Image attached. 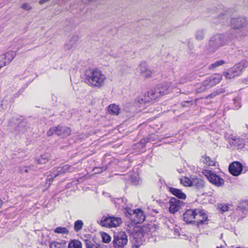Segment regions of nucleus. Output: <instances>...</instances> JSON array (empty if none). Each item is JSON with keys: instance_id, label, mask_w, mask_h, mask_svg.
Wrapping results in <instances>:
<instances>
[{"instance_id": "obj_51", "label": "nucleus", "mask_w": 248, "mask_h": 248, "mask_svg": "<svg viewBox=\"0 0 248 248\" xmlns=\"http://www.w3.org/2000/svg\"><path fill=\"white\" fill-rule=\"evenodd\" d=\"M25 172H28L27 170H26H26H25Z\"/></svg>"}, {"instance_id": "obj_11", "label": "nucleus", "mask_w": 248, "mask_h": 248, "mask_svg": "<svg viewBox=\"0 0 248 248\" xmlns=\"http://www.w3.org/2000/svg\"><path fill=\"white\" fill-rule=\"evenodd\" d=\"M139 68L141 76L145 78H151L154 75V71L151 70L145 62L141 63Z\"/></svg>"}, {"instance_id": "obj_48", "label": "nucleus", "mask_w": 248, "mask_h": 248, "mask_svg": "<svg viewBox=\"0 0 248 248\" xmlns=\"http://www.w3.org/2000/svg\"><path fill=\"white\" fill-rule=\"evenodd\" d=\"M216 94L215 93H211L208 96V97L210 96L211 97H212L213 96H215Z\"/></svg>"}, {"instance_id": "obj_9", "label": "nucleus", "mask_w": 248, "mask_h": 248, "mask_svg": "<svg viewBox=\"0 0 248 248\" xmlns=\"http://www.w3.org/2000/svg\"><path fill=\"white\" fill-rule=\"evenodd\" d=\"M71 130L69 127L58 125L50 128L47 131V135L48 136H51L54 134H56L58 136L65 137L69 136Z\"/></svg>"}, {"instance_id": "obj_1", "label": "nucleus", "mask_w": 248, "mask_h": 248, "mask_svg": "<svg viewBox=\"0 0 248 248\" xmlns=\"http://www.w3.org/2000/svg\"><path fill=\"white\" fill-rule=\"evenodd\" d=\"M129 214L131 216L132 222L127 224L126 230L136 242L142 241L145 233L143 229L136 224L142 222L145 220V216L139 209L132 210Z\"/></svg>"}, {"instance_id": "obj_10", "label": "nucleus", "mask_w": 248, "mask_h": 248, "mask_svg": "<svg viewBox=\"0 0 248 248\" xmlns=\"http://www.w3.org/2000/svg\"><path fill=\"white\" fill-rule=\"evenodd\" d=\"M16 55L14 51H9L0 55V69L9 64Z\"/></svg>"}, {"instance_id": "obj_37", "label": "nucleus", "mask_w": 248, "mask_h": 248, "mask_svg": "<svg viewBox=\"0 0 248 248\" xmlns=\"http://www.w3.org/2000/svg\"><path fill=\"white\" fill-rule=\"evenodd\" d=\"M102 238L103 241L104 243H108L110 242L111 241L110 236L106 233H102Z\"/></svg>"}, {"instance_id": "obj_33", "label": "nucleus", "mask_w": 248, "mask_h": 248, "mask_svg": "<svg viewBox=\"0 0 248 248\" xmlns=\"http://www.w3.org/2000/svg\"><path fill=\"white\" fill-rule=\"evenodd\" d=\"M238 207L242 211H248V201L242 202Z\"/></svg>"}, {"instance_id": "obj_15", "label": "nucleus", "mask_w": 248, "mask_h": 248, "mask_svg": "<svg viewBox=\"0 0 248 248\" xmlns=\"http://www.w3.org/2000/svg\"><path fill=\"white\" fill-rule=\"evenodd\" d=\"M229 170L232 175L237 176L241 174L243 170V166L239 162H234L230 165Z\"/></svg>"}, {"instance_id": "obj_20", "label": "nucleus", "mask_w": 248, "mask_h": 248, "mask_svg": "<svg viewBox=\"0 0 248 248\" xmlns=\"http://www.w3.org/2000/svg\"><path fill=\"white\" fill-rule=\"evenodd\" d=\"M191 186H194L198 189H201L204 186V182L201 179L192 177Z\"/></svg>"}, {"instance_id": "obj_6", "label": "nucleus", "mask_w": 248, "mask_h": 248, "mask_svg": "<svg viewBox=\"0 0 248 248\" xmlns=\"http://www.w3.org/2000/svg\"><path fill=\"white\" fill-rule=\"evenodd\" d=\"M122 223L121 217L114 216L103 217L100 221V224L103 227L110 228L119 226Z\"/></svg>"}, {"instance_id": "obj_2", "label": "nucleus", "mask_w": 248, "mask_h": 248, "mask_svg": "<svg viewBox=\"0 0 248 248\" xmlns=\"http://www.w3.org/2000/svg\"><path fill=\"white\" fill-rule=\"evenodd\" d=\"M85 81L89 86L100 88L106 79L105 76L97 68L89 69L85 72Z\"/></svg>"}, {"instance_id": "obj_3", "label": "nucleus", "mask_w": 248, "mask_h": 248, "mask_svg": "<svg viewBox=\"0 0 248 248\" xmlns=\"http://www.w3.org/2000/svg\"><path fill=\"white\" fill-rule=\"evenodd\" d=\"M230 26L233 29L238 30L235 37L240 40L248 36V19L245 16L232 17Z\"/></svg>"}, {"instance_id": "obj_16", "label": "nucleus", "mask_w": 248, "mask_h": 248, "mask_svg": "<svg viewBox=\"0 0 248 248\" xmlns=\"http://www.w3.org/2000/svg\"><path fill=\"white\" fill-rule=\"evenodd\" d=\"M196 209L187 210L183 214V220L186 223H192L194 222Z\"/></svg>"}, {"instance_id": "obj_42", "label": "nucleus", "mask_w": 248, "mask_h": 248, "mask_svg": "<svg viewBox=\"0 0 248 248\" xmlns=\"http://www.w3.org/2000/svg\"><path fill=\"white\" fill-rule=\"evenodd\" d=\"M106 170H107V167L104 166L101 168H95L93 169V171H94V173H100Z\"/></svg>"}, {"instance_id": "obj_31", "label": "nucleus", "mask_w": 248, "mask_h": 248, "mask_svg": "<svg viewBox=\"0 0 248 248\" xmlns=\"http://www.w3.org/2000/svg\"><path fill=\"white\" fill-rule=\"evenodd\" d=\"M58 175H59V174L57 170H53L50 172L47 181H49L50 182H52L53 179Z\"/></svg>"}, {"instance_id": "obj_12", "label": "nucleus", "mask_w": 248, "mask_h": 248, "mask_svg": "<svg viewBox=\"0 0 248 248\" xmlns=\"http://www.w3.org/2000/svg\"><path fill=\"white\" fill-rule=\"evenodd\" d=\"M221 79L222 75L219 74H216L209 77L204 81L205 82V86H207V88L209 89L219 83Z\"/></svg>"}, {"instance_id": "obj_19", "label": "nucleus", "mask_w": 248, "mask_h": 248, "mask_svg": "<svg viewBox=\"0 0 248 248\" xmlns=\"http://www.w3.org/2000/svg\"><path fill=\"white\" fill-rule=\"evenodd\" d=\"M169 191L174 196L177 197L178 198L185 200L186 199V195L183 193L180 189L173 188L172 187H169Z\"/></svg>"}, {"instance_id": "obj_41", "label": "nucleus", "mask_w": 248, "mask_h": 248, "mask_svg": "<svg viewBox=\"0 0 248 248\" xmlns=\"http://www.w3.org/2000/svg\"><path fill=\"white\" fill-rule=\"evenodd\" d=\"M218 18L220 22L223 23L227 21V20L228 19V15L226 14H224L221 15H219Z\"/></svg>"}, {"instance_id": "obj_40", "label": "nucleus", "mask_w": 248, "mask_h": 248, "mask_svg": "<svg viewBox=\"0 0 248 248\" xmlns=\"http://www.w3.org/2000/svg\"><path fill=\"white\" fill-rule=\"evenodd\" d=\"M62 168L64 173L73 170V168L69 165H65L62 166Z\"/></svg>"}, {"instance_id": "obj_24", "label": "nucleus", "mask_w": 248, "mask_h": 248, "mask_svg": "<svg viewBox=\"0 0 248 248\" xmlns=\"http://www.w3.org/2000/svg\"><path fill=\"white\" fill-rule=\"evenodd\" d=\"M192 178L184 177L180 179V183L185 186H191Z\"/></svg>"}, {"instance_id": "obj_38", "label": "nucleus", "mask_w": 248, "mask_h": 248, "mask_svg": "<svg viewBox=\"0 0 248 248\" xmlns=\"http://www.w3.org/2000/svg\"><path fill=\"white\" fill-rule=\"evenodd\" d=\"M218 208L222 212H225L229 210V205L220 204L218 205Z\"/></svg>"}, {"instance_id": "obj_46", "label": "nucleus", "mask_w": 248, "mask_h": 248, "mask_svg": "<svg viewBox=\"0 0 248 248\" xmlns=\"http://www.w3.org/2000/svg\"><path fill=\"white\" fill-rule=\"evenodd\" d=\"M186 82V79L184 77H182L180 78V81H179V83L180 84H183L184 83Z\"/></svg>"}, {"instance_id": "obj_18", "label": "nucleus", "mask_w": 248, "mask_h": 248, "mask_svg": "<svg viewBox=\"0 0 248 248\" xmlns=\"http://www.w3.org/2000/svg\"><path fill=\"white\" fill-rule=\"evenodd\" d=\"M223 75L227 79H231L240 75L239 72L237 71L234 66L228 69L227 71L224 72Z\"/></svg>"}, {"instance_id": "obj_36", "label": "nucleus", "mask_w": 248, "mask_h": 248, "mask_svg": "<svg viewBox=\"0 0 248 248\" xmlns=\"http://www.w3.org/2000/svg\"><path fill=\"white\" fill-rule=\"evenodd\" d=\"M50 248H64V245L61 243L54 242L49 245Z\"/></svg>"}, {"instance_id": "obj_29", "label": "nucleus", "mask_w": 248, "mask_h": 248, "mask_svg": "<svg viewBox=\"0 0 248 248\" xmlns=\"http://www.w3.org/2000/svg\"><path fill=\"white\" fill-rule=\"evenodd\" d=\"M208 89V88H207V86H205V82L204 81H203L202 84H200L198 85V86L197 87L196 89L195 92L196 93H202Z\"/></svg>"}, {"instance_id": "obj_14", "label": "nucleus", "mask_w": 248, "mask_h": 248, "mask_svg": "<svg viewBox=\"0 0 248 248\" xmlns=\"http://www.w3.org/2000/svg\"><path fill=\"white\" fill-rule=\"evenodd\" d=\"M194 222L200 226L204 224L207 221V216L203 211L196 209Z\"/></svg>"}, {"instance_id": "obj_5", "label": "nucleus", "mask_w": 248, "mask_h": 248, "mask_svg": "<svg viewBox=\"0 0 248 248\" xmlns=\"http://www.w3.org/2000/svg\"><path fill=\"white\" fill-rule=\"evenodd\" d=\"M165 88L166 89L164 91H161L160 88H156L154 90H151L143 96L140 97L139 98L138 102L140 104H142L155 100L159 96L165 94L167 90L166 87Z\"/></svg>"}, {"instance_id": "obj_39", "label": "nucleus", "mask_w": 248, "mask_h": 248, "mask_svg": "<svg viewBox=\"0 0 248 248\" xmlns=\"http://www.w3.org/2000/svg\"><path fill=\"white\" fill-rule=\"evenodd\" d=\"M233 104L235 105L234 109H238L241 107L240 99L239 98L233 99Z\"/></svg>"}, {"instance_id": "obj_22", "label": "nucleus", "mask_w": 248, "mask_h": 248, "mask_svg": "<svg viewBox=\"0 0 248 248\" xmlns=\"http://www.w3.org/2000/svg\"><path fill=\"white\" fill-rule=\"evenodd\" d=\"M205 35V30L203 29L197 30L195 33V38L198 41H202L204 39Z\"/></svg>"}, {"instance_id": "obj_30", "label": "nucleus", "mask_w": 248, "mask_h": 248, "mask_svg": "<svg viewBox=\"0 0 248 248\" xmlns=\"http://www.w3.org/2000/svg\"><path fill=\"white\" fill-rule=\"evenodd\" d=\"M83 226V222L81 220H78L74 223V228L76 232L80 231Z\"/></svg>"}, {"instance_id": "obj_47", "label": "nucleus", "mask_w": 248, "mask_h": 248, "mask_svg": "<svg viewBox=\"0 0 248 248\" xmlns=\"http://www.w3.org/2000/svg\"><path fill=\"white\" fill-rule=\"evenodd\" d=\"M49 0H40L39 3L40 4H43L45 3V2L48 1Z\"/></svg>"}, {"instance_id": "obj_34", "label": "nucleus", "mask_w": 248, "mask_h": 248, "mask_svg": "<svg viewBox=\"0 0 248 248\" xmlns=\"http://www.w3.org/2000/svg\"><path fill=\"white\" fill-rule=\"evenodd\" d=\"M86 248H99V246L89 240L85 241Z\"/></svg>"}, {"instance_id": "obj_43", "label": "nucleus", "mask_w": 248, "mask_h": 248, "mask_svg": "<svg viewBox=\"0 0 248 248\" xmlns=\"http://www.w3.org/2000/svg\"><path fill=\"white\" fill-rule=\"evenodd\" d=\"M21 8L26 11H30L31 9V6L29 3H25L21 6Z\"/></svg>"}, {"instance_id": "obj_26", "label": "nucleus", "mask_w": 248, "mask_h": 248, "mask_svg": "<svg viewBox=\"0 0 248 248\" xmlns=\"http://www.w3.org/2000/svg\"><path fill=\"white\" fill-rule=\"evenodd\" d=\"M225 62L222 60H220L218 61H217L214 62L213 63H212L209 66V69H213L217 67H218L219 66L222 65L223 64H225Z\"/></svg>"}, {"instance_id": "obj_21", "label": "nucleus", "mask_w": 248, "mask_h": 248, "mask_svg": "<svg viewBox=\"0 0 248 248\" xmlns=\"http://www.w3.org/2000/svg\"><path fill=\"white\" fill-rule=\"evenodd\" d=\"M248 66V62L246 61H241L238 63L234 65L235 68L237 71L239 72V74L241 75L243 70L246 69Z\"/></svg>"}, {"instance_id": "obj_17", "label": "nucleus", "mask_w": 248, "mask_h": 248, "mask_svg": "<svg viewBox=\"0 0 248 248\" xmlns=\"http://www.w3.org/2000/svg\"><path fill=\"white\" fill-rule=\"evenodd\" d=\"M228 140L230 144L237 146L238 148L241 149L244 147V142L242 139L231 135L228 138Z\"/></svg>"}, {"instance_id": "obj_23", "label": "nucleus", "mask_w": 248, "mask_h": 248, "mask_svg": "<svg viewBox=\"0 0 248 248\" xmlns=\"http://www.w3.org/2000/svg\"><path fill=\"white\" fill-rule=\"evenodd\" d=\"M120 108L118 106L115 104H112L109 106L108 111L113 115H117L119 113Z\"/></svg>"}, {"instance_id": "obj_45", "label": "nucleus", "mask_w": 248, "mask_h": 248, "mask_svg": "<svg viewBox=\"0 0 248 248\" xmlns=\"http://www.w3.org/2000/svg\"><path fill=\"white\" fill-rule=\"evenodd\" d=\"M56 170L58 171V173L59 174V175L64 173V172H63V170L62 169V167H58Z\"/></svg>"}, {"instance_id": "obj_7", "label": "nucleus", "mask_w": 248, "mask_h": 248, "mask_svg": "<svg viewBox=\"0 0 248 248\" xmlns=\"http://www.w3.org/2000/svg\"><path fill=\"white\" fill-rule=\"evenodd\" d=\"M127 242V236L125 232H120L114 233L113 240L114 248H124Z\"/></svg>"}, {"instance_id": "obj_25", "label": "nucleus", "mask_w": 248, "mask_h": 248, "mask_svg": "<svg viewBox=\"0 0 248 248\" xmlns=\"http://www.w3.org/2000/svg\"><path fill=\"white\" fill-rule=\"evenodd\" d=\"M68 248H82V244L77 240H72L69 243Z\"/></svg>"}, {"instance_id": "obj_44", "label": "nucleus", "mask_w": 248, "mask_h": 248, "mask_svg": "<svg viewBox=\"0 0 248 248\" xmlns=\"http://www.w3.org/2000/svg\"><path fill=\"white\" fill-rule=\"evenodd\" d=\"M165 87H166L167 90L165 93H167L169 92V88L168 87L167 85H162L161 86H158L157 88H160L161 91H164L166 89Z\"/></svg>"}, {"instance_id": "obj_13", "label": "nucleus", "mask_w": 248, "mask_h": 248, "mask_svg": "<svg viewBox=\"0 0 248 248\" xmlns=\"http://www.w3.org/2000/svg\"><path fill=\"white\" fill-rule=\"evenodd\" d=\"M183 202L175 198L170 199L169 202V211L171 214H175L181 208Z\"/></svg>"}, {"instance_id": "obj_8", "label": "nucleus", "mask_w": 248, "mask_h": 248, "mask_svg": "<svg viewBox=\"0 0 248 248\" xmlns=\"http://www.w3.org/2000/svg\"><path fill=\"white\" fill-rule=\"evenodd\" d=\"M202 172L209 182L215 186H221L224 185V180L211 170H203Z\"/></svg>"}, {"instance_id": "obj_32", "label": "nucleus", "mask_w": 248, "mask_h": 248, "mask_svg": "<svg viewBox=\"0 0 248 248\" xmlns=\"http://www.w3.org/2000/svg\"><path fill=\"white\" fill-rule=\"evenodd\" d=\"M54 232L60 234H67L69 232L66 228L62 227H59L56 228L54 230Z\"/></svg>"}, {"instance_id": "obj_49", "label": "nucleus", "mask_w": 248, "mask_h": 248, "mask_svg": "<svg viewBox=\"0 0 248 248\" xmlns=\"http://www.w3.org/2000/svg\"><path fill=\"white\" fill-rule=\"evenodd\" d=\"M3 204L2 201L0 199V208L1 207Z\"/></svg>"}, {"instance_id": "obj_28", "label": "nucleus", "mask_w": 248, "mask_h": 248, "mask_svg": "<svg viewBox=\"0 0 248 248\" xmlns=\"http://www.w3.org/2000/svg\"><path fill=\"white\" fill-rule=\"evenodd\" d=\"M204 158L203 163L208 166H215V162L208 156L203 157Z\"/></svg>"}, {"instance_id": "obj_4", "label": "nucleus", "mask_w": 248, "mask_h": 248, "mask_svg": "<svg viewBox=\"0 0 248 248\" xmlns=\"http://www.w3.org/2000/svg\"><path fill=\"white\" fill-rule=\"evenodd\" d=\"M227 44V40L222 34H216L212 36L206 46V51L208 53L212 54L220 47Z\"/></svg>"}, {"instance_id": "obj_35", "label": "nucleus", "mask_w": 248, "mask_h": 248, "mask_svg": "<svg viewBox=\"0 0 248 248\" xmlns=\"http://www.w3.org/2000/svg\"><path fill=\"white\" fill-rule=\"evenodd\" d=\"M49 155L48 154H44L42 155L41 158L39 159L38 162L40 164L46 163L49 159Z\"/></svg>"}, {"instance_id": "obj_27", "label": "nucleus", "mask_w": 248, "mask_h": 248, "mask_svg": "<svg viewBox=\"0 0 248 248\" xmlns=\"http://www.w3.org/2000/svg\"><path fill=\"white\" fill-rule=\"evenodd\" d=\"M77 41V37H73L71 40L69 41V42L67 43L65 46V47L67 49H71L73 46H74L76 42Z\"/></svg>"}, {"instance_id": "obj_50", "label": "nucleus", "mask_w": 248, "mask_h": 248, "mask_svg": "<svg viewBox=\"0 0 248 248\" xmlns=\"http://www.w3.org/2000/svg\"><path fill=\"white\" fill-rule=\"evenodd\" d=\"M217 248H225L224 247H217Z\"/></svg>"}]
</instances>
